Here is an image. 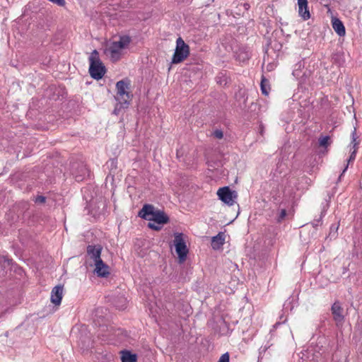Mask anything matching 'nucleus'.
<instances>
[{"label": "nucleus", "instance_id": "f3484780", "mask_svg": "<svg viewBox=\"0 0 362 362\" xmlns=\"http://www.w3.org/2000/svg\"><path fill=\"white\" fill-rule=\"evenodd\" d=\"M225 243L224 235L222 233H219L216 236H214L211 239V245L214 249H218L222 246Z\"/></svg>", "mask_w": 362, "mask_h": 362}, {"label": "nucleus", "instance_id": "393cba45", "mask_svg": "<svg viewBox=\"0 0 362 362\" xmlns=\"http://www.w3.org/2000/svg\"><path fill=\"white\" fill-rule=\"evenodd\" d=\"M229 354L228 352L222 354L217 362H229Z\"/></svg>", "mask_w": 362, "mask_h": 362}, {"label": "nucleus", "instance_id": "2f4dec72", "mask_svg": "<svg viewBox=\"0 0 362 362\" xmlns=\"http://www.w3.org/2000/svg\"><path fill=\"white\" fill-rule=\"evenodd\" d=\"M244 6H245V8L246 9H248V8H249V5H248V4H244Z\"/></svg>", "mask_w": 362, "mask_h": 362}, {"label": "nucleus", "instance_id": "423d86ee", "mask_svg": "<svg viewBox=\"0 0 362 362\" xmlns=\"http://www.w3.org/2000/svg\"><path fill=\"white\" fill-rule=\"evenodd\" d=\"M174 245L180 262H183L187 258L188 249L183 238L182 233L175 234Z\"/></svg>", "mask_w": 362, "mask_h": 362}, {"label": "nucleus", "instance_id": "cd10ccee", "mask_svg": "<svg viewBox=\"0 0 362 362\" xmlns=\"http://www.w3.org/2000/svg\"><path fill=\"white\" fill-rule=\"evenodd\" d=\"M45 202V197L44 196H37L35 199V202L37 204H43Z\"/></svg>", "mask_w": 362, "mask_h": 362}, {"label": "nucleus", "instance_id": "9d476101", "mask_svg": "<svg viewBox=\"0 0 362 362\" xmlns=\"http://www.w3.org/2000/svg\"><path fill=\"white\" fill-rule=\"evenodd\" d=\"M12 269V260L6 257L0 258V279L4 278Z\"/></svg>", "mask_w": 362, "mask_h": 362}, {"label": "nucleus", "instance_id": "7c9ffc66", "mask_svg": "<svg viewBox=\"0 0 362 362\" xmlns=\"http://www.w3.org/2000/svg\"><path fill=\"white\" fill-rule=\"evenodd\" d=\"M356 134V129H354V131L352 133V136H353V139L355 140V138H354V135Z\"/></svg>", "mask_w": 362, "mask_h": 362}, {"label": "nucleus", "instance_id": "0eeeda50", "mask_svg": "<svg viewBox=\"0 0 362 362\" xmlns=\"http://www.w3.org/2000/svg\"><path fill=\"white\" fill-rule=\"evenodd\" d=\"M217 195L219 199L228 206H233L238 197L237 192L232 191L229 187H223L218 189Z\"/></svg>", "mask_w": 362, "mask_h": 362}, {"label": "nucleus", "instance_id": "7ed1b4c3", "mask_svg": "<svg viewBox=\"0 0 362 362\" xmlns=\"http://www.w3.org/2000/svg\"><path fill=\"white\" fill-rule=\"evenodd\" d=\"M89 73L90 76L96 80L101 79L105 72V66L103 64L99 57V53L96 49H94L89 57Z\"/></svg>", "mask_w": 362, "mask_h": 362}, {"label": "nucleus", "instance_id": "9b49d317", "mask_svg": "<svg viewBox=\"0 0 362 362\" xmlns=\"http://www.w3.org/2000/svg\"><path fill=\"white\" fill-rule=\"evenodd\" d=\"M63 286L58 285L54 286L51 292V302L55 305H59L63 296Z\"/></svg>", "mask_w": 362, "mask_h": 362}, {"label": "nucleus", "instance_id": "dca6fc26", "mask_svg": "<svg viewBox=\"0 0 362 362\" xmlns=\"http://www.w3.org/2000/svg\"><path fill=\"white\" fill-rule=\"evenodd\" d=\"M250 53L246 48L242 47L240 48L238 51L235 52V58L240 62L244 63L247 62L250 59Z\"/></svg>", "mask_w": 362, "mask_h": 362}, {"label": "nucleus", "instance_id": "f03ea898", "mask_svg": "<svg viewBox=\"0 0 362 362\" xmlns=\"http://www.w3.org/2000/svg\"><path fill=\"white\" fill-rule=\"evenodd\" d=\"M139 216L158 224H165L169 221L168 216L163 211L156 209L153 205L148 204L143 206L139 212Z\"/></svg>", "mask_w": 362, "mask_h": 362}, {"label": "nucleus", "instance_id": "4468645a", "mask_svg": "<svg viewBox=\"0 0 362 362\" xmlns=\"http://www.w3.org/2000/svg\"><path fill=\"white\" fill-rule=\"evenodd\" d=\"M332 313L336 322H340L344 320L343 308L339 302H335L332 305Z\"/></svg>", "mask_w": 362, "mask_h": 362}, {"label": "nucleus", "instance_id": "f8f14e48", "mask_svg": "<svg viewBox=\"0 0 362 362\" xmlns=\"http://www.w3.org/2000/svg\"><path fill=\"white\" fill-rule=\"evenodd\" d=\"M73 175L75 177L76 181L81 182L86 177L89 176V170L83 163H81L78 165V167L76 170L73 172Z\"/></svg>", "mask_w": 362, "mask_h": 362}, {"label": "nucleus", "instance_id": "20e7f679", "mask_svg": "<svg viewBox=\"0 0 362 362\" xmlns=\"http://www.w3.org/2000/svg\"><path fill=\"white\" fill-rule=\"evenodd\" d=\"M129 82L127 80H121L116 83L117 94L115 99L124 103V106L129 105L132 95L129 92Z\"/></svg>", "mask_w": 362, "mask_h": 362}, {"label": "nucleus", "instance_id": "39448f33", "mask_svg": "<svg viewBox=\"0 0 362 362\" xmlns=\"http://www.w3.org/2000/svg\"><path fill=\"white\" fill-rule=\"evenodd\" d=\"M189 54V45L185 42L181 37H179L176 40V47L171 62L173 64H179L187 59Z\"/></svg>", "mask_w": 362, "mask_h": 362}, {"label": "nucleus", "instance_id": "a211bd4d", "mask_svg": "<svg viewBox=\"0 0 362 362\" xmlns=\"http://www.w3.org/2000/svg\"><path fill=\"white\" fill-rule=\"evenodd\" d=\"M122 362H136V354H132L129 351L123 350L121 351Z\"/></svg>", "mask_w": 362, "mask_h": 362}, {"label": "nucleus", "instance_id": "412c9836", "mask_svg": "<svg viewBox=\"0 0 362 362\" xmlns=\"http://www.w3.org/2000/svg\"><path fill=\"white\" fill-rule=\"evenodd\" d=\"M124 103H122L121 101H117L115 109L113 110V114L118 115L122 109H126L129 107V105L124 106Z\"/></svg>", "mask_w": 362, "mask_h": 362}, {"label": "nucleus", "instance_id": "aec40b11", "mask_svg": "<svg viewBox=\"0 0 362 362\" xmlns=\"http://www.w3.org/2000/svg\"><path fill=\"white\" fill-rule=\"evenodd\" d=\"M260 87L262 94L267 95L269 94L268 81L264 78L261 81Z\"/></svg>", "mask_w": 362, "mask_h": 362}, {"label": "nucleus", "instance_id": "b1692460", "mask_svg": "<svg viewBox=\"0 0 362 362\" xmlns=\"http://www.w3.org/2000/svg\"><path fill=\"white\" fill-rule=\"evenodd\" d=\"M337 230H338V226H335L334 224L330 226V232L329 234V237H330V238H335L337 235Z\"/></svg>", "mask_w": 362, "mask_h": 362}, {"label": "nucleus", "instance_id": "f257e3e1", "mask_svg": "<svg viewBox=\"0 0 362 362\" xmlns=\"http://www.w3.org/2000/svg\"><path fill=\"white\" fill-rule=\"evenodd\" d=\"M130 42L131 38L129 36H120L118 41H112L107 44L105 49V54L109 57L112 62H117L120 59L122 50L127 47Z\"/></svg>", "mask_w": 362, "mask_h": 362}, {"label": "nucleus", "instance_id": "bb28decb", "mask_svg": "<svg viewBox=\"0 0 362 362\" xmlns=\"http://www.w3.org/2000/svg\"><path fill=\"white\" fill-rule=\"evenodd\" d=\"M286 211L285 209H281L278 217V221L281 222L286 216Z\"/></svg>", "mask_w": 362, "mask_h": 362}, {"label": "nucleus", "instance_id": "6ab92c4d", "mask_svg": "<svg viewBox=\"0 0 362 362\" xmlns=\"http://www.w3.org/2000/svg\"><path fill=\"white\" fill-rule=\"evenodd\" d=\"M216 82L221 85V86H225L228 83V78L226 76L225 74L223 73H220L217 76H216Z\"/></svg>", "mask_w": 362, "mask_h": 362}, {"label": "nucleus", "instance_id": "5701e85b", "mask_svg": "<svg viewBox=\"0 0 362 362\" xmlns=\"http://www.w3.org/2000/svg\"><path fill=\"white\" fill-rule=\"evenodd\" d=\"M162 225L163 224H158V223H156L153 221H151V222H149L148 223V227L151 229H153L154 230H160L162 228Z\"/></svg>", "mask_w": 362, "mask_h": 362}, {"label": "nucleus", "instance_id": "473e14b6", "mask_svg": "<svg viewBox=\"0 0 362 362\" xmlns=\"http://www.w3.org/2000/svg\"><path fill=\"white\" fill-rule=\"evenodd\" d=\"M347 168H348V165L345 167V168L344 169L342 173H344L346 170Z\"/></svg>", "mask_w": 362, "mask_h": 362}, {"label": "nucleus", "instance_id": "6e6552de", "mask_svg": "<svg viewBox=\"0 0 362 362\" xmlns=\"http://www.w3.org/2000/svg\"><path fill=\"white\" fill-rule=\"evenodd\" d=\"M94 272L98 276L106 278L110 275V267L103 261V259H100V261L94 263Z\"/></svg>", "mask_w": 362, "mask_h": 362}, {"label": "nucleus", "instance_id": "c756f323", "mask_svg": "<svg viewBox=\"0 0 362 362\" xmlns=\"http://www.w3.org/2000/svg\"><path fill=\"white\" fill-rule=\"evenodd\" d=\"M355 156H356V152L355 151L351 154L350 156V158L349 159V162L351 161V160H354L355 159Z\"/></svg>", "mask_w": 362, "mask_h": 362}, {"label": "nucleus", "instance_id": "1a4fd4ad", "mask_svg": "<svg viewBox=\"0 0 362 362\" xmlns=\"http://www.w3.org/2000/svg\"><path fill=\"white\" fill-rule=\"evenodd\" d=\"M102 247L100 245H89L87 247V255L94 263L100 261L101 259Z\"/></svg>", "mask_w": 362, "mask_h": 362}, {"label": "nucleus", "instance_id": "c85d7f7f", "mask_svg": "<svg viewBox=\"0 0 362 362\" xmlns=\"http://www.w3.org/2000/svg\"><path fill=\"white\" fill-rule=\"evenodd\" d=\"M275 65L274 64H268L267 65V70L269 71H272L274 69Z\"/></svg>", "mask_w": 362, "mask_h": 362}, {"label": "nucleus", "instance_id": "2eb2a0df", "mask_svg": "<svg viewBox=\"0 0 362 362\" xmlns=\"http://www.w3.org/2000/svg\"><path fill=\"white\" fill-rule=\"evenodd\" d=\"M332 25L334 30L339 36L343 37L345 35L346 30L341 21L337 18H334L332 20Z\"/></svg>", "mask_w": 362, "mask_h": 362}, {"label": "nucleus", "instance_id": "4be33fe9", "mask_svg": "<svg viewBox=\"0 0 362 362\" xmlns=\"http://www.w3.org/2000/svg\"><path fill=\"white\" fill-rule=\"evenodd\" d=\"M330 138L329 136H323L319 138V144L320 146L327 147L329 144Z\"/></svg>", "mask_w": 362, "mask_h": 362}, {"label": "nucleus", "instance_id": "ddd939ff", "mask_svg": "<svg viewBox=\"0 0 362 362\" xmlns=\"http://www.w3.org/2000/svg\"><path fill=\"white\" fill-rule=\"evenodd\" d=\"M298 6V14L306 21L310 18V14L308 7V0H297Z\"/></svg>", "mask_w": 362, "mask_h": 362}, {"label": "nucleus", "instance_id": "a878e982", "mask_svg": "<svg viewBox=\"0 0 362 362\" xmlns=\"http://www.w3.org/2000/svg\"><path fill=\"white\" fill-rule=\"evenodd\" d=\"M213 135H214V137H216V139H222L223 137V133L220 129H216L213 132Z\"/></svg>", "mask_w": 362, "mask_h": 362}]
</instances>
